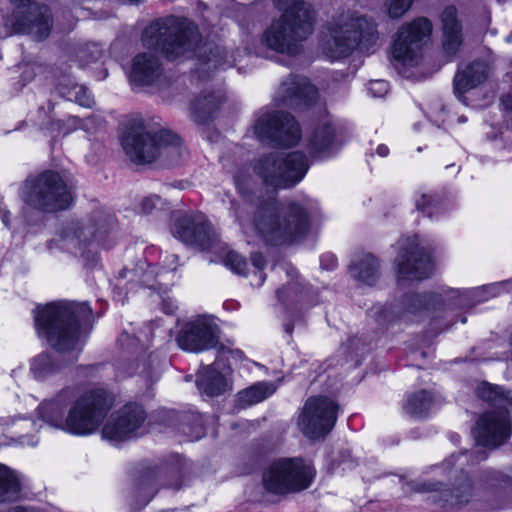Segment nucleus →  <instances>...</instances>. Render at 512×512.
Returning a JSON list of instances; mask_svg holds the SVG:
<instances>
[{
    "label": "nucleus",
    "mask_w": 512,
    "mask_h": 512,
    "mask_svg": "<svg viewBox=\"0 0 512 512\" xmlns=\"http://www.w3.org/2000/svg\"><path fill=\"white\" fill-rule=\"evenodd\" d=\"M179 432L186 435L190 441L198 440L205 435L203 421L198 414H188L178 427Z\"/></svg>",
    "instance_id": "f704fd0d"
},
{
    "label": "nucleus",
    "mask_w": 512,
    "mask_h": 512,
    "mask_svg": "<svg viewBox=\"0 0 512 512\" xmlns=\"http://www.w3.org/2000/svg\"><path fill=\"white\" fill-rule=\"evenodd\" d=\"M17 6L13 23L17 33L32 35L37 41L44 40L52 28V16L46 5H30L32 0H11Z\"/></svg>",
    "instance_id": "6ab92c4d"
},
{
    "label": "nucleus",
    "mask_w": 512,
    "mask_h": 512,
    "mask_svg": "<svg viewBox=\"0 0 512 512\" xmlns=\"http://www.w3.org/2000/svg\"><path fill=\"white\" fill-rule=\"evenodd\" d=\"M321 267L326 270H332L337 266V259L332 254H324L320 260Z\"/></svg>",
    "instance_id": "de8ad7c7"
},
{
    "label": "nucleus",
    "mask_w": 512,
    "mask_h": 512,
    "mask_svg": "<svg viewBox=\"0 0 512 512\" xmlns=\"http://www.w3.org/2000/svg\"><path fill=\"white\" fill-rule=\"evenodd\" d=\"M317 89L304 76L291 74L281 82L274 95L279 106L301 108L316 101Z\"/></svg>",
    "instance_id": "4be33fe9"
},
{
    "label": "nucleus",
    "mask_w": 512,
    "mask_h": 512,
    "mask_svg": "<svg viewBox=\"0 0 512 512\" xmlns=\"http://www.w3.org/2000/svg\"><path fill=\"white\" fill-rule=\"evenodd\" d=\"M416 207L428 217L432 218L434 215L443 211L446 204L439 199H435L432 195L421 194L420 198L416 200Z\"/></svg>",
    "instance_id": "e433bc0d"
},
{
    "label": "nucleus",
    "mask_w": 512,
    "mask_h": 512,
    "mask_svg": "<svg viewBox=\"0 0 512 512\" xmlns=\"http://www.w3.org/2000/svg\"><path fill=\"white\" fill-rule=\"evenodd\" d=\"M350 273L357 281L373 285L379 278V263L373 255L361 254L351 263Z\"/></svg>",
    "instance_id": "c85d7f7f"
},
{
    "label": "nucleus",
    "mask_w": 512,
    "mask_h": 512,
    "mask_svg": "<svg viewBox=\"0 0 512 512\" xmlns=\"http://www.w3.org/2000/svg\"><path fill=\"white\" fill-rule=\"evenodd\" d=\"M251 262L253 266L258 270L255 276L258 278L257 285L260 286L265 281V275L263 273V269L266 266V260L264 256L260 253H253L251 255Z\"/></svg>",
    "instance_id": "c03bdc74"
},
{
    "label": "nucleus",
    "mask_w": 512,
    "mask_h": 512,
    "mask_svg": "<svg viewBox=\"0 0 512 512\" xmlns=\"http://www.w3.org/2000/svg\"><path fill=\"white\" fill-rule=\"evenodd\" d=\"M215 365L205 367L197 379L199 390L208 396H218L229 389L226 377L217 371Z\"/></svg>",
    "instance_id": "c756f323"
},
{
    "label": "nucleus",
    "mask_w": 512,
    "mask_h": 512,
    "mask_svg": "<svg viewBox=\"0 0 512 512\" xmlns=\"http://www.w3.org/2000/svg\"><path fill=\"white\" fill-rule=\"evenodd\" d=\"M129 274H134V272H133V271H130V270H128V269H126V268H125V269H122V270L119 272V277H120V278H123V279H124V278H128V275H129Z\"/></svg>",
    "instance_id": "bf43d9fd"
},
{
    "label": "nucleus",
    "mask_w": 512,
    "mask_h": 512,
    "mask_svg": "<svg viewBox=\"0 0 512 512\" xmlns=\"http://www.w3.org/2000/svg\"><path fill=\"white\" fill-rule=\"evenodd\" d=\"M313 468L298 458L275 461L263 474L266 490L285 494L308 488L313 480Z\"/></svg>",
    "instance_id": "ddd939ff"
},
{
    "label": "nucleus",
    "mask_w": 512,
    "mask_h": 512,
    "mask_svg": "<svg viewBox=\"0 0 512 512\" xmlns=\"http://www.w3.org/2000/svg\"><path fill=\"white\" fill-rule=\"evenodd\" d=\"M465 121H466V118H465L464 116H461V117L459 118V122H465Z\"/></svg>",
    "instance_id": "69168bd1"
},
{
    "label": "nucleus",
    "mask_w": 512,
    "mask_h": 512,
    "mask_svg": "<svg viewBox=\"0 0 512 512\" xmlns=\"http://www.w3.org/2000/svg\"><path fill=\"white\" fill-rule=\"evenodd\" d=\"M500 477V474L499 473H496V472H492V471H485L484 472V480L486 482L488 481H494V480H498Z\"/></svg>",
    "instance_id": "5fc2aeb1"
},
{
    "label": "nucleus",
    "mask_w": 512,
    "mask_h": 512,
    "mask_svg": "<svg viewBox=\"0 0 512 512\" xmlns=\"http://www.w3.org/2000/svg\"><path fill=\"white\" fill-rule=\"evenodd\" d=\"M290 288H291V285L289 284L288 286H285V287H283V288H281V289L277 290V294H278L279 299L283 300V295H284V294L286 293V291H287L288 289H290Z\"/></svg>",
    "instance_id": "13d9d810"
},
{
    "label": "nucleus",
    "mask_w": 512,
    "mask_h": 512,
    "mask_svg": "<svg viewBox=\"0 0 512 512\" xmlns=\"http://www.w3.org/2000/svg\"><path fill=\"white\" fill-rule=\"evenodd\" d=\"M414 0H386L387 12L390 18L399 19L406 14Z\"/></svg>",
    "instance_id": "a19ab883"
},
{
    "label": "nucleus",
    "mask_w": 512,
    "mask_h": 512,
    "mask_svg": "<svg viewBox=\"0 0 512 512\" xmlns=\"http://www.w3.org/2000/svg\"><path fill=\"white\" fill-rule=\"evenodd\" d=\"M434 404V398L429 391L420 390L407 397L403 405L404 411L413 417H425Z\"/></svg>",
    "instance_id": "72a5a7b5"
},
{
    "label": "nucleus",
    "mask_w": 512,
    "mask_h": 512,
    "mask_svg": "<svg viewBox=\"0 0 512 512\" xmlns=\"http://www.w3.org/2000/svg\"><path fill=\"white\" fill-rule=\"evenodd\" d=\"M255 136L261 142L294 146L301 139V129L293 116L284 112H261L253 125Z\"/></svg>",
    "instance_id": "dca6fc26"
},
{
    "label": "nucleus",
    "mask_w": 512,
    "mask_h": 512,
    "mask_svg": "<svg viewBox=\"0 0 512 512\" xmlns=\"http://www.w3.org/2000/svg\"><path fill=\"white\" fill-rule=\"evenodd\" d=\"M72 119H73L74 121H79V119H78L77 117H72Z\"/></svg>",
    "instance_id": "338daca9"
},
{
    "label": "nucleus",
    "mask_w": 512,
    "mask_h": 512,
    "mask_svg": "<svg viewBox=\"0 0 512 512\" xmlns=\"http://www.w3.org/2000/svg\"><path fill=\"white\" fill-rule=\"evenodd\" d=\"M334 138L335 131L330 124L323 123L318 126L310 138V153L313 155L330 154L334 144Z\"/></svg>",
    "instance_id": "2f4dec72"
},
{
    "label": "nucleus",
    "mask_w": 512,
    "mask_h": 512,
    "mask_svg": "<svg viewBox=\"0 0 512 512\" xmlns=\"http://www.w3.org/2000/svg\"><path fill=\"white\" fill-rule=\"evenodd\" d=\"M154 494H155V492H154V491H152V490H151V491H149V493H148V497H147V499L145 500V503H148V502L153 498Z\"/></svg>",
    "instance_id": "e2e57ef3"
},
{
    "label": "nucleus",
    "mask_w": 512,
    "mask_h": 512,
    "mask_svg": "<svg viewBox=\"0 0 512 512\" xmlns=\"http://www.w3.org/2000/svg\"><path fill=\"white\" fill-rule=\"evenodd\" d=\"M280 17L273 19L263 31L261 43L279 54L295 56L301 53L302 43L312 34L316 12L304 0H274Z\"/></svg>",
    "instance_id": "39448f33"
},
{
    "label": "nucleus",
    "mask_w": 512,
    "mask_h": 512,
    "mask_svg": "<svg viewBox=\"0 0 512 512\" xmlns=\"http://www.w3.org/2000/svg\"><path fill=\"white\" fill-rule=\"evenodd\" d=\"M396 265L399 285L426 279L433 268L430 255L419 245L416 236L401 242Z\"/></svg>",
    "instance_id": "a211bd4d"
},
{
    "label": "nucleus",
    "mask_w": 512,
    "mask_h": 512,
    "mask_svg": "<svg viewBox=\"0 0 512 512\" xmlns=\"http://www.w3.org/2000/svg\"><path fill=\"white\" fill-rule=\"evenodd\" d=\"M117 346L127 354H139L143 351V346L139 343L138 338L124 331L117 339Z\"/></svg>",
    "instance_id": "58836bf2"
},
{
    "label": "nucleus",
    "mask_w": 512,
    "mask_h": 512,
    "mask_svg": "<svg viewBox=\"0 0 512 512\" xmlns=\"http://www.w3.org/2000/svg\"><path fill=\"white\" fill-rule=\"evenodd\" d=\"M389 89V84L385 80H374L369 83L368 90L373 97H383Z\"/></svg>",
    "instance_id": "a18cd8bd"
},
{
    "label": "nucleus",
    "mask_w": 512,
    "mask_h": 512,
    "mask_svg": "<svg viewBox=\"0 0 512 512\" xmlns=\"http://www.w3.org/2000/svg\"><path fill=\"white\" fill-rule=\"evenodd\" d=\"M276 386L271 382H257L237 393L236 406L244 409L258 404L274 394Z\"/></svg>",
    "instance_id": "7c9ffc66"
},
{
    "label": "nucleus",
    "mask_w": 512,
    "mask_h": 512,
    "mask_svg": "<svg viewBox=\"0 0 512 512\" xmlns=\"http://www.w3.org/2000/svg\"><path fill=\"white\" fill-rule=\"evenodd\" d=\"M476 393L479 398L500 410L487 412L479 418L473 430L474 438L480 446L497 448L511 434V419L508 412L512 411V392L483 382L477 387Z\"/></svg>",
    "instance_id": "6e6552de"
},
{
    "label": "nucleus",
    "mask_w": 512,
    "mask_h": 512,
    "mask_svg": "<svg viewBox=\"0 0 512 512\" xmlns=\"http://www.w3.org/2000/svg\"><path fill=\"white\" fill-rule=\"evenodd\" d=\"M309 163L304 153L272 152L254 161V173L266 186L288 189L297 185L306 175Z\"/></svg>",
    "instance_id": "1a4fd4ad"
},
{
    "label": "nucleus",
    "mask_w": 512,
    "mask_h": 512,
    "mask_svg": "<svg viewBox=\"0 0 512 512\" xmlns=\"http://www.w3.org/2000/svg\"><path fill=\"white\" fill-rule=\"evenodd\" d=\"M461 294L459 290L450 288L442 289L439 293L407 294L400 303L393 306L386 318L389 322L419 321L425 316L443 311L446 306H463Z\"/></svg>",
    "instance_id": "9b49d317"
},
{
    "label": "nucleus",
    "mask_w": 512,
    "mask_h": 512,
    "mask_svg": "<svg viewBox=\"0 0 512 512\" xmlns=\"http://www.w3.org/2000/svg\"><path fill=\"white\" fill-rule=\"evenodd\" d=\"M224 264L232 272L238 275H245L247 269V261L237 252L229 251L224 258Z\"/></svg>",
    "instance_id": "ea45409f"
},
{
    "label": "nucleus",
    "mask_w": 512,
    "mask_h": 512,
    "mask_svg": "<svg viewBox=\"0 0 512 512\" xmlns=\"http://www.w3.org/2000/svg\"><path fill=\"white\" fill-rule=\"evenodd\" d=\"M225 100V95L221 91L202 93L190 105L191 118L198 124L211 121Z\"/></svg>",
    "instance_id": "a878e982"
},
{
    "label": "nucleus",
    "mask_w": 512,
    "mask_h": 512,
    "mask_svg": "<svg viewBox=\"0 0 512 512\" xmlns=\"http://www.w3.org/2000/svg\"><path fill=\"white\" fill-rule=\"evenodd\" d=\"M2 221L6 227H9V212L8 211H4L2 213Z\"/></svg>",
    "instance_id": "052dcab7"
},
{
    "label": "nucleus",
    "mask_w": 512,
    "mask_h": 512,
    "mask_svg": "<svg viewBox=\"0 0 512 512\" xmlns=\"http://www.w3.org/2000/svg\"><path fill=\"white\" fill-rule=\"evenodd\" d=\"M170 260H171V263H174L178 260V256L177 255H170L168 257Z\"/></svg>",
    "instance_id": "0e129e2a"
},
{
    "label": "nucleus",
    "mask_w": 512,
    "mask_h": 512,
    "mask_svg": "<svg viewBox=\"0 0 512 512\" xmlns=\"http://www.w3.org/2000/svg\"><path fill=\"white\" fill-rule=\"evenodd\" d=\"M6 512H40V511L34 507L15 506V507L10 508Z\"/></svg>",
    "instance_id": "864d4df0"
},
{
    "label": "nucleus",
    "mask_w": 512,
    "mask_h": 512,
    "mask_svg": "<svg viewBox=\"0 0 512 512\" xmlns=\"http://www.w3.org/2000/svg\"><path fill=\"white\" fill-rule=\"evenodd\" d=\"M471 457L473 458V463H478L480 461L487 459L488 454L485 451H479Z\"/></svg>",
    "instance_id": "6e6d98bb"
},
{
    "label": "nucleus",
    "mask_w": 512,
    "mask_h": 512,
    "mask_svg": "<svg viewBox=\"0 0 512 512\" xmlns=\"http://www.w3.org/2000/svg\"><path fill=\"white\" fill-rule=\"evenodd\" d=\"M60 93L70 101H75L80 106L90 108L94 104V100L86 87L73 84L65 91V87L60 84Z\"/></svg>",
    "instance_id": "c9c22d12"
},
{
    "label": "nucleus",
    "mask_w": 512,
    "mask_h": 512,
    "mask_svg": "<svg viewBox=\"0 0 512 512\" xmlns=\"http://www.w3.org/2000/svg\"><path fill=\"white\" fill-rule=\"evenodd\" d=\"M177 309V306L175 305L173 299H171L170 297H166V298H163L162 300V310L168 314V315H172L175 313Z\"/></svg>",
    "instance_id": "8fccbe9b"
},
{
    "label": "nucleus",
    "mask_w": 512,
    "mask_h": 512,
    "mask_svg": "<svg viewBox=\"0 0 512 512\" xmlns=\"http://www.w3.org/2000/svg\"><path fill=\"white\" fill-rule=\"evenodd\" d=\"M143 44L164 54L168 60L193 52L198 60V74L231 67L224 48L212 43H200L197 27L187 18H166L151 23L142 35Z\"/></svg>",
    "instance_id": "7ed1b4c3"
},
{
    "label": "nucleus",
    "mask_w": 512,
    "mask_h": 512,
    "mask_svg": "<svg viewBox=\"0 0 512 512\" xmlns=\"http://www.w3.org/2000/svg\"><path fill=\"white\" fill-rule=\"evenodd\" d=\"M173 233L187 245L203 250L210 249L217 240L212 224L201 213L179 217L175 221Z\"/></svg>",
    "instance_id": "aec40b11"
},
{
    "label": "nucleus",
    "mask_w": 512,
    "mask_h": 512,
    "mask_svg": "<svg viewBox=\"0 0 512 512\" xmlns=\"http://www.w3.org/2000/svg\"><path fill=\"white\" fill-rule=\"evenodd\" d=\"M115 228L114 215L104 210H97L85 221L67 224L62 231V238L79 247L91 243L110 247V237Z\"/></svg>",
    "instance_id": "4468645a"
},
{
    "label": "nucleus",
    "mask_w": 512,
    "mask_h": 512,
    "mask_svg": "<svg viewBox=\"0 0 512 512\" xmlns=\"http://www.w3.org/2000/svg\"><path fill=\"white\" fill-rule=\"evenodd\" d=\"M161 198L157 195H150L145 197L141 203L140 208L141 211L145 214L151 213L154 209H157L161 205Z\"/></svg>",
    "instance_id": "49530a36"
},
{
    "label": "nucleus",
    "mask_w": 512,
    "mask_h": 512,
    "mask_svg": "<svg viewBox=\"0 0 512 512\" xmlns=\"http://www.w3.org/2000/svg\"><path fill=\"white\" fill-rule=\"evenodd\" d=\"M8 428L9 434L21 445H36V433L39 431L40 426L32 419L28 418H13L4 422Z\"/></svg>",
    "instance_id": "cd10ccee"
},
{
    "label": "nucleus",
    "mask_w": 512,
    "mask_h": 512,
    "mask_svg": "<svg viewBox=\"0 0 512 512\" xmlns=\"http://www.w3.org/2000/svg\"><path fill=\"white\" fill-rule=\"evenodd\" d=\"M146 380L154 381L159 377V361L157 356L150 355L148 362L143 361L142 369L139 372Z\"/></svg>",
    "instance_id": "37998d69"
},
{
    "label": "nucleus",
    "mask_w": 512,
    "mask_h": 512,
    "mask_svg": "<svg viewBox=\"0 0 512 512\" xmlns=\"http://www.w3.org/2000/svg\"><path fill=\"white\" fill-rule=\"evenodd\" d=\"M512 286V282L506 281L498 284H492L489 286H485L482 288L473 289L470 291H466V293H469L472 298L476 299L477 301H485L488 300L490 297H494L500 293L501 290H508L509 287Z\"/></svg>",
    "instance_id": "4c0bfd02"
},
{
    "label": "nucleus",
    "mask_w": 512,
    "mask_h": 512,
    "mask_svg": "<svg viewBox=\"0 0 512 512\" xmlns=\"http://www.w3.org/2000/svg\"><path fill=\"white\" fill-rule=\"evenodd\" d=\"M170 477L174 479L173 482L171 483H168L166 484L167 487L169 488H173L175 490H178L181 488V479H182V474L180 471L178 470H173L170 472Z\"/></svg>",
    "instance_id": "09e8293b"
},
{
    "label": "nucleus",
    "mask_w": 512,
    "mask_h": 512,
    "mask_svg": "<svg viewBox=\"0 0 512 512\" xmlns=\"http://www.w3.org/2000/svg\"><path fill=\"white\" fill-rule=\"evenodd\" d=\"M34 324L40 337H45L55 353H41L30 363L36 380H45L77 361L82 351L80 329L89 325L92 309L86 302H51L33 310Z\"/></svg>",
    "instance_id": "f03ea898"
},
{
    "label": "nucleus",
    "mask_w": 512,
    "mask_h": 512,
    "mask_svg": "<svg viewBox=\"0 0 512 512\" xmlns=\"http://www.w3.org/2000/svg\"><path fill=\"white\" fill-rule=\"evenodd\" d=\"M432 25L426 18H417L402 25L392 46V56L397 64L414 67L422 59V48L429 38Z\"/></svg>",
    "instance_id": "2eb2a0df"
},
{
    "label": "nucleus",
    "mask_w": 512,
    "mask_h": 512,
    "mask_svg": "<svg viewBox=\"0 0 512 512\" xmlns=\"http://www.w3.org/2000/svg\"><path fill=\"white\" fill-rule=\"evenodd\" d=\"M488 76V66L483 61H474L462 69H459L454 76V94L463 101L464 94L482 84Z\"/></svg>",
    "instance_id": "b1692460"
},
{
    "label": "nucleus",
    "mask_w": 512,
    "mask_h": 512,
    "mask_svg": "<svg viewBox=\"0 0 512 512\" xmlns=\"http://www.w3.org/2000/svg\"><path fill=\"white\" fill-rule=\"evenodd\" d=\"M443 24V48L448 56H454L458 51L462 39L461 29L457 21V9L449 6L444 9L441 15Z\"/></svg>",
    "instance_id": "bb28decb"
},
{
    "label": "nucleus",
    "mask_w": 512,
    "mask_h": 512,
    "mask_svg": "<svg viewBox=\"0 0 512 512\" xmlns=\"http://www.w3.org/2000/svg\"><path fill=\"white\" fill-rule=\"evenodd\" d=\"M379 46L376 22L358 14H343L331 21L320 44L322 54L331 61L346 58L355 50L372 54Z\"/></svg>",
    "instance_id": "423d86ee"
},
{
    "label": "nucleus",
    "mask_w": 512,
    "mask_h": 512,
    "mask_svg": "<svg viewBox=\"0 0 512 512\" xmlns=\"http://www.w3.org/2000/svg\"><path fill=\"white\" fill-rule=\"evenodd\" d=\"M500 102L501 106L505 111L512 113V91L507 94H504L501 97Z\"/></svg>",
    "instance_id": "3c124183"
},
{
    "label": "nucleus",
    "mask_w": 512,
    "mask_h": 512,
    "mask_svg": "<svg viewBox=\"0 0 512 512\" xmlns=\"http://www.w3.org/2000/svg\"><path fill=\"white\" fill-rule=\"evenodd\" d=\"M376 152L379 156L386 157L389 154V148L386 145L381 144L377 147Z\"/></svg>",
    "instance_id": "4d7b16f0"
},
{
    "label": "nucleus",
    "mask_w": 512,
    "mask_h": 512,
    "mask_svg": "<svg viewBox=\"0 0 512 512\" xmlns=\"http://www.w3.org/2000/svg\"><path fill=\"white\" fill-rule=\"evenodd\" d=\"M112 405L113 400L104 389L86 390L76 397L75 390L66 387L54 397L41 402L37 414L42 421L56 429L86 436L98 430Z\"/></svg>",
    "instance_id": "20e7f679"
},
{
    "label": "nucleus",
    "mask_w": 512,
    "mask_h": 512,
    "mask_svg": "<svg viewBox=\"0 0 512 512\" xmlns=\"http://www.w3.org/2000/svg\"><path fill=\"white\" fill-rule=\"evenodd\" d=\"M217 326L206 317L187 323L177 336V343L183 350L201 352L216 345Z\"/></svg>",
    "instance_id": "5701e85b"
},
{
    "label": "nucleus",
    "mask_w": 512,
    "mask_h": 512,
    "mask_svg": "<svg viewBox=\"0 0 512 512\" xmlns=\"http://www.w3.org/2000/svg\"><path fill=\"white\" fill-rule=\"evenodd\" d=\"M80 62L88 64L97 61L102 56V49L99 45L91 43L82 47L77 54Z\"/></svg>",
    "instance_id": "79ce46f5"
},
{
    "label": "nucleus",
    "mask_w": 512,
    "mask_h": 512,
    "mask_svg": "<svg viewBox=\"0 0 512 512\" xmlns=\"http://www.w3.org/2000/svg\"><path fill=\"white\" fill-rule=\"evenodd\" d=\"M121 145L135 164H149L160 157L169 164H176L184 151L177 135L168 130L151 133L142 120L136 119L127 123Z\"/></svg>",
    "instance_id": "0eeeda50"
},
{
    "label": "nucleus",
    "mask_w": 512,
    "mask_h": 512,
    "mask_svg": "<svg viewBox=\"0 0 512 512\" xmlns=\"http://www.w3.org/2000/svg\"><path fill=\"white\" fill-rule=\"evenodd\" d=\"M146 420V412L138 404H128L119 410L117 416L109 420L102 429L103 438L120 442L130 438Z\"/></svg>",
    "instance_id": "412c9836"
},
{
    "label": "nucleus",
    "mask_w": 512,
    "mask_h": 512,
    "mask_svg": "<svg viewBox=\"0 0 512 512\" xmlns=\"http://www.w3.org/2000/svg\"><path fill=\"white\" fill-rule=\"evenodd\" d=\"M455 456L452 455L444 462V465L449 468L450 473L454 474L455 481L451 490H441L438 482H424L415 484L413 489L416 492H429L432 493L430 499L438 503L443 508H455L467 504L474 493V486L470 477L464 472L462 467L456 468L454 462ZM468 461V455L462 453L457 456L459 466H462Z\"/></svg>",
    "instance_id": "f8f14e48"
},
{
    "label": "nucleus",
    "mask_w": 512,
    "mask_h": 512,
    "mask_svg": "<svg viewBox=\"0 0 512 512\" xmlns=\"http://www.w3.org/2000/svg\"><path fill=\"white\" fill-rule=\"evenodd\" d=\"M162 73L159 60L151 53L136 55L132 63L131 81L138 85L153 83Z\"/></svg>",
    "instance_id": "393cba45"
},
{
    "label": "nucleus",
    "mask_w": 512,
    "mask_h": 512,
    "mask_svg": "<svg viewBox=\"0 0 512 512\" xmlns=\"http://www.w3.org/2000/svg\"><path fill=\"white\" fill-rule=\"evenodd\" d=\"M234 183L243 203L232 202L231 211L245 233L253 232L265 244L289 245L303 239L310 229L306 205L280 204L274 195H264L247 170L239 169Z\"/></svg>",
    "instance_id": "f257e3e1"
},
{
    "label": "nucleus",
    "mask_w": 512,
    "mask_h": 512,
    "mask_svg": "<svg viewBox=\"0 0 512 512\" xmlns=\"http://www.w3.org/2000/svg\"><path fill=\"white\" fill-rule=\"evenodd\" d=\"M20 491L21 484L16 473L0 464V503L15 501Z\"/></svg>",
    "instance_id": "473e14b6"
},
{
    "label": "nucleus",
    "mask_w": 512,
    "mask_h": 512,
    "mask_svg": "<svg viewBox=\"0 0 512 512\" xmlns=\"http://www.w3.org/2000/svg\"><path fill=\"white\" fill-rule=\"evenodd\" d=\"M293 325L290 323H287L284 325V329L287 333L291 334L293 332Z\"/></svg>",
    "instance_id": "680f3d73"
},
{
    "label": "nucleus",
    "mask_w": 512,
    "mask_h": 512,
    "mask_svg": "<svg viewBox=\"0 0 512 512\" xmlns=\"http://www.w3.org/2000/svg\"><path fill=\"white\" fill-rule=\"evenodd\" d=\"M219 353L221 356H225L229 358L230 356L236 359L242 358V352L240 350H232V349H226L223 346L220 347Z\"/></svg>",
    "instance_id": "603ef678"
},
{
    "label": "nucleus",
    "mask_w": 512,
    "mask_h": 512,
    "mask_svg": "<svg viewBox=\"0 0 512 512\" xmlns=\"http://www.w3.org/2000/svg\"><path fill=\"white\" fill-rule=\"evenodd\" d=\"M20 196L28 206L47 213L65 210L73 201L65 181L57 172L50 170L28 177L22 185Z\"/></svg>",
    "instance_id": "9d476101"
},
{
    "label": "nucleus",
    "mask_w": 512,
    "mask_h": 512,
    "mask_svg": "<svg viewBox=\"0 0 512 512\" xmlns=\"http://www.w3.org/2000/svg\"><path fill=\"white\" fill-rule=\"evenodd\" d=\"M338 404L325 396L307 399L298 418L302 433L310 439L326 436L335 426Z\"/></svg>",
    "instance_id": "f3484780"
}]
</instances>
